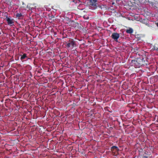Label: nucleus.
Returning a JSON list of instances; mask_svg holds the SVG:
<instances>
[{
    "mask_svg": "<svg viewBox=\"0 0 158 158\" xmlns=\"http://www.w3.org/2000/svg\"><path fill=\"white\" fill-rule=\"evenodd\" d=\"M6 21H7V23L9 25H13L14 23V20L13 19H12L11 17H8L6 16L5 18Z\"/></svg>",
    "mask_w": 158,
    "mask_h": 158,
    "instance_id": "7",
    "label": "nucleus"
},
{
    "mask_svg": "<svg viewBox=\"0 0 158 158\" xmlns=\"http://www.w3.org/2000/svg\"><path fill=\"white\" fill-rule=\"evenodd\" d=\"M20 56H21L20 60L23 62L24 61V59L26 58L27 59H28V57L27 56V54L26 53H23V55H20Z\"/></svg>",
    "mask_w": 158,
    "mask_h": 158,
    "instance_id": "11",
    "label": "nucleus"
},
{
    "mask_svg": "<svg viewBox=\"0 0 158 158\" xmlns=\"http://www.w3.org/2000/svg\"><path fill=\"white\" fill-rule=\"evenodd\" d=\"M155 24L156 25V26L158 27V22H157Z\"/></svg>",
    "mask_w": 158,
    "mask_h": 158,
    "instance_id": "17",
    "label": "nucleus"
},
{
    "mask_svg": "<svg viewBox=\"0 0 158 158\" xmlns=\"http://www.w3.org/2000/svg\"><path fill=\"white\" fill-rule=\"evenodd\" d=\"M72 27L76 29H81V28L79 24L77 23L74 22L72 24Z\"/></svg>",
    "mask_w": 158,
    "mask_h": 158,
    "instance_id": "8",
    "label": "nucleus"
},
{
    "mask_svg": "<svg viewBox=\"0 0 158 158\" xmlns=\"http://www.w3.org/2000/svg\"><path fill=\"white\" fill-rule=\"evenodd\" d=\"M55 18V17L54 15H52L51 16V19L52 18Z\"/></svg>",
    "mask_w": 158,
    "mask_h": 158,
    "instance_id": "18",
    "label": "nucleus"
},
{
    "mask_svg": "<svg viewBox=\"0 0 158 158\" xmlns=\"http://www.w3.org/2000/svg\"><path fill=\"white\" fill-rule=\"evenodd\" d=\"M144 155L145 154V155H147V154L145 152H144Z\"/></svg>",
    "mask_w": 158,
    "mask_h": 158,
    "instance_id": "20",
    "label": "nucleus"
},
{
    "mask_svg": "<svg viewBox=\"0 0 158 158\" xmlns=\"http://www.w3.org/2000/svg\"><path fill=\"white\" fill-rule=\"evenodd\" d=\"M98 2L97 0H89V6L92 8L93 9L97 8L98 5Z\"/></svg>",
    "mask_w": 158,
    "mask_h": 158,
    "instance_id": "2",
    "label": "nucleus"
},
{
    "mask_svg": "<svg viewBox=\"0 0 158 158\" xmlns=\"http://www.w3.org/2000/svg\"><path fill=\"white\" fill-rule=\"evenodd\" d=\"M131 64L132 66L134 67L135 68H139L141 66L136 59L131 60Z\"/></svg>",
    "mask_w": 158,
    "mask_h": 158,
    "instance_id": "5",
    "label": "nucleus"
},
{
    "mask_svg": "<svg viewBox=\"0 0 158 158\" xmlns=\"http://www.w3.org/2000/svg\"><path fill=\"white\" fill-rule=\"evenodd\" d=\"M98 7L102 10L104 11L106 10H109L110 9L109 4H106L105 3H104L103 4L101 3L100 4H98Z\"/></svg>",
    "mask_w": 158,
    "mask_h": 158,
    "instance_id": "4",
    "label": "nucleus"
},
{
    "mask_svg": "<svg viewBox=\"0 0 158 158\" xmlns=\"http://www.w3.org/2000/svg\"><path fill=\"white\" fill-rule=\"evenodd\" d=\"M136 59L141 66L147 65L148 63L146 58L143 57V56H140L139 58H137Z\"/></svg>",
    "mask_w": 158,
    "mask_h": 158,
    "instance_id": "1",
    "label": "nucleus"
},
{
    "mask_svg": "<svg viewBox=\"0 0 158 158\" xmlns=\"http://www.w3.org/2000/svg\"><path fill=\"white\" fill-rule=\"evenodd\" d=\"M120 37V34L117 32H114L112 33L111 36V38L117 42H118V39Z\"/></svg>",
    "mask_w": 158,
    "mask_h": 158,
    "instance_id": "6",
    "label": "nucleus"
},
{
    "mask_svg": "<svg viewBox=\"0 0 158 158\" xmlns=\"http://www.w3.org/2000/svg\"><path fill=\"white\" fill-rule=\"evenodd\" d=\"M157 12L158 13V8L156 9Z\"/></svg>",
    "mask_w": 158,
    "mask_h": 158,
    "instance_id": "19",
    "label": "nucleus"
},
{
    "mask_svg": "<svg viewBox=\"0 0 158 158\" xmlns=\"http://www.w3.org/2000/svg\"><path fill=\"white\" fill-rule=\"evenodd\" d=\"M151 3L152 7L154 9H156L158 8V2L155 1Z\"/></svg>",
    "mask_w": 158,
    "mask_h": 158,
    "instance_id": "10",
    "label": "nucleus"
},
{
    "mask_svg": "<svg viewBox=\"0 0 158 158\" xmlns=\"http://www.w3.org/2000/svg\"><path fill=\"white\" fill-rule=\"evenodd\" d=\"M16 18H18L19 19H22L23 17V16L22 14L21 13H17L16 15Z\"/></svg>",
    "mask_w": 158,
    "mask_h": 158,
    "instance_id": "12",
    "label": "nucleus"
},
{
    "mask_svg": "<svg viewBox=\"0 0 158 158\" xmlns=\"http://www.w3.org/2000/svg\"><path fill=\"white\" fill-rule=\"evenodd\" d=\"M75 42L73 39H70L66 43L65 46L68 48H73L76 46Z\"/></svg>",
    "mask_w": 158,
    "mask_h": 158,
    "instance_id": "3",
    "label": "nucleus"
},
{
    "mask_svg": "<svg viewBox=\"0 0 158 158\" xmlns=\"http://www.w3.org/2000/svg\"><path fill=\"white\" fill-rule=\"evenodd\" d=\"M126 32L127 33L131 34L133 32V30L131 28H129L128 29L126 30Z\"/></svg>",
    "mask_w": 158,
    "mask_h": 158,
    "instance_id": "13",
    "label": "nucleus"
},
{
    "mask_svg": "<svg viewBox=\"0 0 158 158\" xmlns=\"http://www.w3.org/2000/svg\"><path fill=\"white\" fill-rule=\"evenodd\" d=\"M143 158H148V156H144V154H143Z\"/></svg>",
    "mask_w": 158,
    "mask_h": 158,
    "instance_id": "16",
    "label": "nucleus"
},
{
    "mask_svg": "<svg viewBox=\"0 0 158 158\" xmlns=\"http://www.w3.org/2000/svg\"><path fill=\"white\" fill-rule=\"evenodd\" d=\"M153 50H157V51L158 50V48L157 47H154L153 48Z\"/></svg>",
    "mask_w": 158,
    "mask_h": 158,
    "instance_id": "15",
    "label": "nucleus"
},
{
    "mask_svg": "<svg viewBox=\"0 0 158 158\" xmlns=\"http://www.w3.org/2000/svg\"><path fill=\"white\" fill-rule=\"evenodd\" d=\"M22 4H23V5H24V3L23 2H22Z\"/></svg>",
    "mask_w": 158,
    "mask_h": 158,
    "instance_id": "21",
    "label": "nucleus"
},
{
    "mask_svg": "<svg viewBox=\"0 0 158 158\" xmlns=\"http://www.w3.org/2000/svg\"><path fill=\"white\" fill-rule=\"evenodd\" d=\"M143 151V149H142V148H139V152H142Z\"/></svg>",
    "mask_w": 158,
    "mask_h": 158,
    "instance_id": "14",
    "label": "nucleus"
},
{
    "mask_svg": "<svg viewBox=\"0 0 158 158\" xmlns=\"http://www.w3.org/2000/svg\"><path fill=\"white\" fill-rule=\"evenodd\" d=\"M111 151L112 152H118L119 150L118 148L115 146H113L111 148Z\"/></svg>",
    "mask_w": 158,
    "mask_h": 158,
    "instance_id": "9",
    "label": "nucleus"
}]
</instances>
